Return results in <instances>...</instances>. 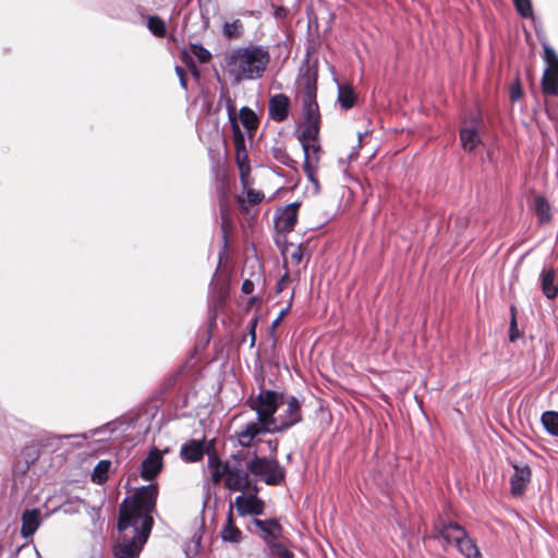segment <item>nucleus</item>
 Wrapping results in <instances>:
<instances>
[{"label":"nucleus","instance_id":"nucleus-1","mask_svg":"<svg viewBox=\"0 0 558 558\" xmlns=\"http://www.w3.org/2000/svg\"><path fill=\"white\" fill-rule=\"evenodd\" d=\"M157 496V485L149 484L137 489L131 501L121 505L118 523L121 538L114 547L117 558H134L141 553L153 526L150 514Z\"/></svg>","mask_w":558,"mask_h":558},{"label":"nucleus","instance_id":"nucleus-2","mask_svg":"<svg viewBox=\"0 0 558 558\" xmlns=\"http://www.w3.org/2000/svg\"><path fill=\"white\" fill-rule=\"evenodd\" d=\"M270 63L267 46L250 43L226 51L223 72L232 85L260 80Z\"/></svg>","mask_w":558,"mask_h":558},{"label":"nucleus","instance_id":"nucleus-3","mask_svg":"<svg viewBox=\"0 0 558 558\" xmlns=\"http://www.w3.org/2000/svg\"><path fill=\"white\" fill-rule=\"evenodd\" d=\"M283 400V393L263 389L257 397H251L247 402L250 408L256 411L258 422L264 425L267 432L272 433V430L278 429L275 416L280 408V402Z\"/></svg>","mask_w":558,"mask_h":558},{"label":"nucleus","instance_id":"nucleus-4","mask_svg":"<svg viewBox=\"0 0 558 558\" xmlns=\"http://www.w3.org/2000/svg\"><path fill=\"white\" fill-rule=\"evenodd\" d=\"M438 535L447 545H454L466 558H478L481 551L466 531L458 523H439L436 525Z\"/></svg>","mask_w":558,"mask_h":558},{"label":"nucleus","instance_id":"nucleus-5","mask_svg":"<svg viewBox=\"0 0 558 558\" xmlns=\"http://www.w3.org/2000/svg\"><path fill=\"white\" fill-rule=\"evenodd\" d=\"M247 470L267 485H279L284 478V470L276 459L255 457L247 463Z\"/></svg>","mask_w":558,"mask_h":558},{"label":"nucleus","instance_id":"nucleus-6","mask_svg":"<svg viewBox=\"0 0 558 558\" xmlns=\"http://www.w3.org/2000/svg\"><path fill=\"white\" fill-rule=\"evenodd\" d=\"M302 421L300 401L293 396H284L280 402L279 413L275 416L276 427L272 433L283 432Z\"/></svg>","mask_w":558,"mask_h":558},{"label":"nucleus","instance_id":"nucleus-7","mask_svg":"<svg viewBox=\"0 0 558 558\" xmlns=\"http://www.w3.org/2000/svg\"><path fill=\"white\" fill-rule=\"evenodd\" d=\"M301 145L304 151V171L307 175V179L317 185L318 181L315 178V171L320 158V146L317 142L307 141H303V144Z\"/></svg>","mask_w":558,"mask_h":558},{"label":"nucleus","instance_id":"nucleus-8","mask_svg":"<svg viewBox=\"0 0 558 558\" xmlns=\"http://www.w3.org/2000/svg\"><path fill=\"white\" fill-rule=\"evenodd\" d=\"M233 505L241 517L262 514L265 508L264 501L257 497L256 492L236 496Z\"/></svg>","mask_w":558,"mask_h":558},{"label":"nucleus","instance_id":"nucleus-9","mask_svg":"<svg viewBox=\"0 0 558 558\" xmlns=\"http://www.w3.org/2000/svg\"><path fill=\"white\" fill-rule=\"evenodd\" d=\"M163 466V452L157 448L149 450L141 464V476L144 481L154 480Z\"/></svg>","mask_w":558,"mask_h":558},{"label":"nucleus","instance_id":"nucleus-10","mask_svg":"<svg viewBox=\"0 0 558 558\" xmlns=\"http://www.w3.org/2000/svg\"><path fill=\"white\" fill-rule=\"evenodd\" d=\"M248 470L239 466L229 465L227 477L225 478V486L232 492H242L244 494L251 487V480Z\"/></svg>","mask_w":558,"mask_h":558},{"label":"nucleus","instance_id":"nucleus-11","mask_svg":"<svg viewBox=\"0 0 558 558\" xmlns=\"http://www.w3.org/2000/svg\"><path fill=\"white\" fill-rule=\"evenodd\" d=\"M252 524L257 529V533L264 539L266 546L278 541L281 535L282 527L274 519H253Z\"/></svg>","mask_w":558,"mask_h":558},{"label":"nucleus","instance_id":"nucleus-12","mask_svg":"<svg viewBox=\"0 0 558 558\" xmlns=\"http://www.w3.org/2000/svg\"><path fill=\"white\" fill-rule=\"evenodd\" d=\"M514 473L510 478L511 494L513 496H521L531 480V469L526 464H512Z\"/></svg>","mask_w":558,"mask_h":558},{"label":"nucleus","instance_id":"nucleus-13","mask_svg":"<svg viewBox=\"0 0 558 558\" xmlns=\"http://www.w3.org/2000/svg\"><path fill=\"white\" fill-rule=\"evenodd\" d=\"M298 208L299 203H292L278 213L275 222L279 231L290 232L294 228L298 220Z\"/></svg>","mask_w":558,"mask_h":558},{"label":"nucleus","instance_id":"nucleus-14","mask_svg":"<svg viewBox=\"0 0 558 558\" xmlns=\"http://www.w3.org/2000/svg\"><path fill=\"white\" fill-rule=\"evenodd\" d=\"M225 100H226V109L228 112V117L231 122L234 136L236 137L238 161H240L239 149H240V146L243 145V140L241 138V131H240V128H239V124L236 121V117H235L236 109H235L234 101L231 99V97L229 95L225 96ZM239 168H240L241 177H242V179H244L245 172L248 170V168L245 169L244 165L242 162H239Z\"/></svg>","mask_w":558,"mask_h":558},{"label":"nucleus","instance_id":"nucleus-15","mask_svg":"<svg viewBox=\"0 0 558 558\" xmlns=\"http://www.w3.org/2000/svg\"><path fill=\"white\" fill-rule=\"evenodd\" d=\"M268 433L258 420L250 422L235 432L236 439L242 447H250L259 434Z\"/></svg>","mask_w":558,"mask_h":558},{"label":"nucleus","instance_id":"nucleus-16","mask_svg":"<svg viewBox=\"0 0 558 558\" xmlns=\"http://www.w3.org/2000/svg\"><path fill=\"white\" fill-rule=\"evenodd\" d=\"M289 98L284 94H277L269 100V116L272 120L281 122L287 119L289 111Z\"/></svg>","mask_w":558,"mask_h":558},{"label":"nucleus","instance_id":"nucleus-17","mask_svg":"<svg viewBox=\"0 0 558 558\" xmlns=\"http://www.w3.org/2000/svg\"><path fill=\"white\" fill-rule=\"evenodd\" d=\"M301 85H303L302 104L303 109L317 105L316 102V78L314 74L307 72L301 78Z\"/></svg>","mask_w":558,"mask_h":558},{"label":"nucleus","instance_id":"nucleus-18","mask_svg":"<svg viewBox=\"0 0 558 558\" xmlns=\"http://www.w3.org/2000/svg\"><path fill=\"white\" fill-rule=\"evenodd\" d=\"M460 141L464 150H474L482 143L478 128L474 124L463 126L460 131Z\"/></svg>","mask_w":558,"mask_h":558},{"label":"nucleus","instance_id":"nucleus-19","mask_svg":"<svg viewBox=\"0 0 558 558\" xmlns=\"http://www.w3.org/2000/svg\"><path fill=\"white\" fill-rule=\"evenodd\" d=\"M40 510L39 509H31L25 510L22 514V529L21 534L24 537L32 536L40 525Z\"/></svg>","mask_w":558,"mask_h":558},{"label":"nucleus","instance_id":"nucleus-20","mask_svg":"<svg viewBox=\"0 0 558 558\" xmlns=\"http://www.w3.org/2000/svg\"><path fill=\"white\" fill-rule=\"evenodd\" d=\"M204 442L191 440L181 447L180 456L186 462H198L204 457Z\"/></svg>","mask_w":558,"mask_h":558},{"label":"nucleus","instance_id":"nucleus-21","mask_svg":"<svg viewBox=\"0 0 558 558\" xmlns=\"http://www.w3.org/2000/svg\"><path fill=\"white\" fill-rule=\"evenodd\" d=\"M221 538L225 542L239 543L242 539V532L235 526L233 522V505L230 504L227 520L220 532Z\"/></svg>","mask_w":558,"mask_h":558},{"label":"nucleus","instance_id":"nucleus-22","mask_svg":"<svg viewBox=\"0 0 558 558\" xmlns=\"http://www.w3.org/2000/svg\"><path fill=\"white\" fill-rule=\"evenodd\" d=\"M555 270L553 268L550 269H544L541 274V287L543 290V293L548 299H554L558 294V287L555 283Z\"/></svg>","mask_w":558,"mask_h":558},{"label":"nucleus","instance_id":"nucleus-23","mask_svg":"<svg viewBox=\"0 0 558 558\" xmlns=\"http://www.w3.org/2000/svg\"><path fill=\"white\" fill-rule=\"evenodd\" d=\"M207 464L214 484H219L222 478L227 477L230 464L222 463L216 456H209Z\"/></svg>","mask_w":558,"mask_h":558},{"label":"nucleus","instance_id":"nucleus-24","mask_svg":"<svg viewBox=\"0 0 558 558\" xmlns=\"http://www.w3.org/2000/svg\"><path fill=\"white\" fill-rule=\"evenodd\" d=\"M543 92L546 95H558V69H546L542 78Z\"/></svg>","mask_w":558,"mask_h":558},{"label":"nucleus","instance_id":"nucleus-25","mask_svg":"<svg viewBox=\"0 0 558 558\" xmlns=\"http://www.w3.org/2000/svg\"><path fill=\"white\" fill-rule=\"evenodd\" d=\"M319 122L320 121H305L299 141L303 144V141L317 142L319 134Z\"/></svg>","mask_w":558,"mask_h":558},{"label":"nucleus","instance_id":"nucleus-26","mask_svg":"<svg viewBox=\"0 0 558 558\" xmlns=\"http://www.w3.org/2000/svg\"><path fill=\"white\" fill-rule=\"evenodd\" d=\"M338 100L342 108L350 109L355 104V96L348 85H338Z\"/></svg>","mask_w":558,"mask_h":558},{"label":"nucleus","instance_id":"nucleus-27","mask_svg":"<svg viewBox=\"0 0 558 558\" xmlns=\"http://www.w3.org/2000/svg\"><path fill=\"white\" fill-rule=\"evenodd\" d=\"M266 553L270 558H293L294 555L292 551H290L286 545L278 541L271 543L270 545L266 546L265 548Z\"/></svg>","mask_w":558,"mask_h":558},{"label":"nucleus","instance_id":"nucleus-28","mask_svg":"<svg viewBox=\"0 0 558 558\" xmlns=\"http://www.w3.org/2000/svg\"><path fill=\"white\" fill-rule=\"evenodd\" d=\"M111 466V462L108 460L99 461L92 473V480L96 484H102L108 478V473Z\"/></svg>","mask_w":558,"mask_h":558},{"label":"nucleus","instance_id":"nucleus-29","mask_svg":"<svg viewBox=\"0 0 558 558\" xmlns=\"http://www.w3.org/2000/svg\"><path fill=\"white\" fill-rule=\"evenodd\" d=\"M240 120L242 125L247 131L256 130L258 125V119L256 113L248 107H243L240 109Z\"/></svg>","mask_w":558,"mask_h":558},{"label":"nucleus","instance_id":"nucleus-30","mask_svg":"<svg viewBox=\"0 0 558 558\" xmlns=\"http://www.w3.org/2000/svg\"><path fill=\"white\" fill-rule=\"evenodd\" d=\"M222 35L227 39L239 38L243 33V24L240 20H234L232 22H226L222 25Z\"/></svg>","mask_w":558,"mask_h":558},{"label":"nucleus","instance_id":"nucleus-31","mask_svg":"<svg viewBox=\"0 0 558 558\" xmlns=\"http://www.w3.org/2000/svg\"><path fill=\"white\" fill-rule=\"evenodd\" d=\"M542 423L545 429L554 435L558 436V412L546 411L542 415Z\"/></svg>","mask_w":558,"mask_h":558},{"label":"nucleus","instance_id":"nucleus-32","mask_svg":"<svg viewBox=\"0 0 558 558\" xmlns=\"http://www.w3.org/2000/svg\"><path fill=\"white\" fill-rule=\"evenodd\" d=\"M534 210L541 222H546L550 219L549 204L544 197H534Z\"/></svg>","mask_w":558,"mask_h":558},{"label":"nucleus","instance_id":"nucleus-33","mask_svg":"<svg viewBox=\"0 0 558 558\" xmlns=\"http://www.w3.org/2000/svg\"><path fill=\"white\" fill-rule=\"evenodd\" d=\"M82 508H87V504L82 499H69L62 506L61 509L66 514H74L82 511Z\"/></svg>","mask_w":558,"mask_h":558},{"label":"nucleus","instance_id":"nucleus-34","mask_svg":"<svg viewBox=\"0 0 558 558\" xmlns=\"http://www.w3.org/2000/svg\"><path fill=\"white\" fill-rule=\"evenodd\" d=\"M147 26L149 31L158 37H162L166 34L165 22L157 16H150L148 19Z\"/></svg>","mask_w":558,"mask_h":558},{"label":"nucleus","instance_id":"nucleus-35","mask_svg":"<svg viewBox=\"0 0 558 558\" xmlns=\"http://www.w3.org/2000/svg\"><path fill=\"white\" fill-rule=\"evenodd\" d=\"M191 52L194 57L198 59L201 63H207L211 59V53L208 49H206L201 44H192Z\"/></svg>","mask_w":558,"mask_h":558},{"label":"nucleus","instance_id":"nucleus-36","mask_svg":"<svg viewBox=\"0 0 558 558\" xmlns=\"http://www.w3.org/2000/svg\"><path fill=\"white\" fill-rule=\"evenodd\" d=\"M544 57L547 62V69L558 70V56L555 50L548 46L544 47Z\"/></svg>","mask_w":558,"mask_h":558},{"label":"nucleus","instance_id":"nucleus-37","mask_svg":"<svg viewBox=\"0 0 558 558\" xmlns=\"http://www.w3.org/2000/svg\"><path fill=\"white\" fill-rule=\"evenodd\" d=\"M517 11L523 16H532V4L530 0H513Z\"/></svg>","mask_w":558,"mask_h":558},{"label":"nucleus","instance_id":"nucleus-38","mask_svg":"<svg viewBox=\"0 0 558 558\" xmlns=\"http://www.w3.org/2000/svg\"><path fill=\"white\" fill-rule=\"evenodd\" d=\"M264 195L260 192L254 190H247L242 201H246L250 204H258L262 202Z\"/></svg>","mask_w":558,"mask_h":558},{"label":"nucleus","instance_id":"nucleus-39","mask_svg":"<svg viewBox=\"0 0 558 558\" xmlns=\"http://www.w3.org/2000/svg\"><path fill=\"white\" fill-rule=\"evenodd\" d=\"M305 121H320L318 105L304 108Z\"/></svg>","mask_w":558,"mask_h":558},{"label":"nucleus","instance_id":"nucleus-40","mask_svg":"<svg viewBox=\"0 0 558 558\" xmlns=\"http://www.w3.org/2000/svg\"><path fill=\"white\" fill-rule=\"evenodd\" d=\"M291 262L295 265H299L302 263L303 260V251H302V247L299 245V246H295L291 253Z\"/></svg>","mask_w":558,"mask_h":558},{"label":"nucleus","instance_id":"nucleus-41","mask_svg":"<svg viewBox=\"0 0 558 558\" xmlns=\"http://www.w3.org/2000/svg\"><path fill=\"white\" fill-rule=\"evenodd\" d=\"M82 510L86 511L92 521H97L100 518V508L99 507H90L87 505V508H82Z\"/></svg>","mask_w":558,"mask_h":558},{"label":"nucleus","instance_id":"nucleus-42","mask_svg":"<svg viewBox=\"0 0 558 558\" xmlns=\"http://www.w3.org/2000/svg\"><path fill=\"white\" fill-rule=\"evenodd\" d=\"M175 73L180 80V84L181 86L186 89L187 87V83H186V78H185V71L183 68L181 66H175Z\"/></svg>","mask_w":558,"mask_h":558},{"label":"nucleus","instance_id":"nucleus-43","mask_svg":"<svg viewBox=\"0 0 558 558\" xmlns=\"http://www.w3.org/2000/svg\"><path fill=\"white\" fill-rule=\"evenodd\" d=\"M253 290H254V283L251 280H244V282L242 283V291L245 294H250L253 292Z\"/></svg>","mask_w":558,"mask_h":558},{"label":"nucleus","instance_id":"nucleus-44","mask_svg":"<svg viewBox=\"0 0 558 558\" xmlns=\"http://www.w3.org/2000/svg\"><path fill=\"white\" fill-rule=\"evenodd\" d=\"M511 100L517 101L521 97V90L519 86L511 87L510 90Z\"/></svg>","mask_w":558,"mask_h":558},{"label":"nucleus","instance_id":"nucleus-45","mask_svg":"<svg viewBox=\"0 0 558 558\" xmlns=\"http://www.w3.org/2000/svg\"><path fill=\"white\" fill-rule=\"evenodd\" d=\"M514 328H515V319L512 318V320H511V333H510V340L511 341H514L515 338H517V335L514 332Z\"/></svg>","mask_w":558,"mask_h":558},{"label":"nucleus","instance_id":"nucleus-46","mask_svg":"<svg viewBox=\"0 0 558 558\" xmlns=\"http://www.w3.org/2000/svg\"><path fill=\"white\" fill-rule=\"evenodd\" d=\"M221 216H222V230L226 233V229H227V225H228V219L226 217L225 209L221 210Z\"/></svg>","mask_w":558,"mask_h":558},{"label":"nucleus","instance_id":"nucleus-47","mask_svg":"<svg viewBox=\"0 0 558 558\" xmlns=\"http://www.w3.org/2000/svg\"><path fill=\"white\" fill-rule=\"evenodd\" d=\"M269 446H270V449H271L272 451H275V450H277V446H278V444H277V441H274V442H272V441H269Z\"/></svg>","mask_w":558,"mask_h":558},{"label":"nucleus","instance_id":"nucleus-48","mask_svg":"<svg viewBox=\"0 0 558 558\" xmlns=\"http://www.w3.org/2000/svg\"><path fill=\"white\" fill-rule=\"evenodd\" d=\"M255 324L256 323L254 322V324L252 326V345L254 344V341H255V335H254V326H255Z\"/></svg>","mask_w":558,"mask_h":558},{"label":"nucleus","instance_id":"nucleus-49","mask_svg":"<svg viewBox=\"0 0 558 558\" xmlns=\"http://www.w3.org/2000/svg\"><path fill=\"white\" fill-rule=\"evenodd\" d=\"M284 278L286 277H283L282 280L278 283V291L282 290Z\"/></svg>","mask_w":558,"mask_h":558},{"label":"nucleus","instance_id":"nucleus-50","mask_svg":"<svg viewBox=\"0 0 558 558\" xmlns=\"http://www.w3.org/2000/svg\"><path fill=\"white\" fill-rule=\"evenodd\" d=\"M286 313H287V310H283V311L280 313V316H282V317H283V316L286 315Z\"/></svg>","mask_w":558,"mask_h":558},{"label":"nucleus","instance_id":"nucleus-51","mask_svg":"<svg viewBox=\"0 0 558 558\" xmlns=\"http://www.w3.org/2000/svg\"><path fill=\"white\" fill-rule=\"evenodd\" d=\"M282 316L279 315V317L276 319L275 324L279 323L281 320Z\"/></svg>","mask_w":558,"mask_h":558},{"label":"nucleus","instance_id":"nucleus-52","mask_svg":"<svg viewBox=\"0 0 558 558\" xmlns=\"http://www.w3.org/2000/svg\"><path fill=\"white\" fill-rule=\"evenodd\" d=\"M282 316L279 315V317L276 319L275 324L279 323L281 320Z\"/></svg>","mask_w":558,"mask_h":558},{"label":"nucleus","instance_id":"nucleus-53","mask_svg":"<svg viewBox=\"0 0 558 558\" xmlns=\"http://www.w3.org/2000/svg\"><path fill=\"white\" fill-rule=\"evenodd\" d=\"M100 430H101V429H94V430H93V434H97V433H99Z\"/></svg>","mask_w":558,"mask_h":558}]
</instances>
